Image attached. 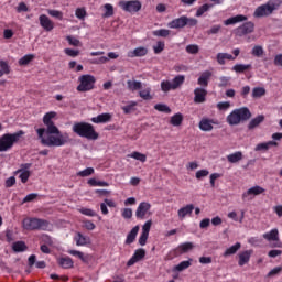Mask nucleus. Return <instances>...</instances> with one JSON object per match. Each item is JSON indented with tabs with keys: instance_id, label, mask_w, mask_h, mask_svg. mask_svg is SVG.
<instances>
[{
	"instance_id": "nucleus-10",
	"label": "nucleus",
	"mask_w": 282,
	"mask_h": 282,
	"mask_svg": "<svg viewBox=\"0 0 282 282\" xmlns=\"http://www.w3.org/2000/svg\"><path fill=\"white\" fill-rule=\"evenodd\" d=\"M119 4L124 12L133 13L142 10V2L139 0L121 1Z\"/></svg>"
},
{
	"instance_id": "nucleus-47",
	"label": "nucleus",
	"mask_w": 282,
	"mask_h": 282,
	"mask_svg": "<svg viewBox=\"0 0 282 282\" xmlns=\"http://www.w3.org/2000/svg\"><path fill=\"white\" fill-rule=\"evenodd\" d=\"M0 72L1 75L10 74V65H8V62L6 61H0Z\"/></svg>"
},
{
	"instance_id": "nucleus-14",
	"label": "nucleus",
	"mask_w": 282,
	"mask_h": 282,
	"mask_svg": "<svg viewBox=\"0 0 282 282\" xmlns=\"http://www.w3.org/2000/svg\"><path fill=\"white\" fill-rule=\"evenodd\" d=\"M206 96H208V90L202 87H197L194 89V102L196 105H202L206 102Z\"/></svg>"
},
{
	"instance_id": "nucleus-55",
	"label": "nucleus",
	"mask_w": 282,
	"mask_h": 282,
	"mask_svg": "<svg viewBox=\"0 0 282 282\" xmlns=\"http://www.w3.org/2000/svg\"><path fill=\"white\" fill-rule=\"evenodd\" d=\"M66 41H68L69 45H73L74 47H78L80 45V40H78L72 35H68L66 37Z\"/></svg>"
},
{
	"instance_id": "nucleus-15",
	"label": "nucleus",
	"mask_w": 282,
	"mask_h": 282,
	"mask_svg": "<svg viewBox=\"0 0 282 282\" xmlns=\"http://www.w3.org/2000/svg\"><path fill=\"white\" fill-rule=\"evenodd\" d=\"M30 169H32V163H24L21 165V169H19L15 173L20 174V180L22 184L28 183V180H30Z\"/></svg>"
},
{
	"instance_id": "nucleus-44",
	"label": "nucleus",
	"mask_w": 282,
	"mask_h": 282,
	"mask_svg": "<svg viewBox=\"0 0 282 282\" xmlns=\"http://www.w3.org/2000/svg\"><path fill=\"white\" fill-rule=\"evenodd\" d=\"M154 109L156 111H161L162 113H171V108L166 106L165 104H156L154 106Z\"/></svg>"
},
{
	"instance_id": "nucleus-33",
	"label": "nucleus",
	"mask_w": 282,
	"mask_h": 282,
	"mask_svg": "<svg viewBox=\"0 0 282 282\" xmlns=\"http://www.w3.org/2000/svg\"><path fill=\"white\" fill-rule=\"evenodd\" d=\"M227 160L230 162V164H237V162H241V160H243V153L238 151L236 153L229 154L227 155Z\"/></svg>"
},
{
	"instance_id": "nucleus-17",
	"label": "nucleus",
	"mask_w": 282,
	"mask_h": 282,
	"mask_svg": "<svg viewBox=\"0 0 282 282\" xmlns=\"http://www.w3.org/2000/svg\"><path fill=\"white\" fill-rule=\"evenodd\" d=\"M147 256V251L144 249H138L131 259L127 262L128 268H131V265H135L138 261H142V258Z\"/></svg>"
},
{
	"instance_id": "nucleus-18",
	"label": "nucleus",
	"mask_w": 282,
	"mask_h": 282,
	"mask_svg": "<svg viewBox=\"0 0 282 282\" xmlns=\"http://www.w3.org/2000/svg\"><path fill=\"white\" fill-rule=\"evenodd\" d=\"M39 19L40 25H42L46 32H52V30H54V22H52L47 15L42 14Z\"/></svg>"
},
{
	"instance_id": "nucleus-57",
	"label": "nucleus",
	"mask_w": 282,
	"mask_h": 282,
	"mask_svg": "<svg viewBox=\"0 0 282 282\" xmlns=\"http://www.w3.org/2000/svg\"><path fill=\"white\" fill-rule=\"evenodd\" d=\"M251 54L253 56H257L258 58L263 56V47L262 46H254L251 51Z\"/></svg>"
},
{
	"instance_id": "nucleus-50",
	"label": "nucleus",
	"mask_w": 282,
	"mask_h": 282,
	"mask_svg": "<svg viewBox=\"0 0 282 282\" xmlns=\"http://www.w3.org/2000/svg\"><path fill=\"white\" fill-rule=\"evenodd\" d=\"M210 8H213V4H203L196 11V17H202L205 12H208Z\"/></svg>"
},
{
	"instance_id": "nucleus-40",
	"label": "nucleus",
	"mask_w": 282,
	"mask_h": 282,
	"mask_svg": "<svg viewBox=\"0 0 282 282\" xmlns=\"http://www.w3.org/2000/svg\"><path fill=\"white\" fill-rule=\"evenodd\" d=\"M152 34H153V36L166 39V36L171 35V31L166 30V29H160V30L153 31Z\"/></svg>"
},
{
	"instance_id": "nucleus-28",
	"label": "nucleus",
	"mask_w": 282,
	"mask_h": 282,
	"mask_svg": "<svg viewBox=\"0 0 282 282\" xmlns=\"http://www.w3.org/2000/svg\"><path fill=\"white\" fill-rule=\"evenodd\" d=\"M216 58L219 65H226V61H235V56L228 53H218Z\"/></svg>"
},
{
	"instance_id": "nucleus-5",
	"label": "nucleus",
	"mask_w": 282,
	"mask_h": 282,
	"mask_svg": "<svg viewBox=\"0 0 282 282\" xmlns=\"http://www.w3.org/2000/svg\"><path fill=\"white\" fill-rule=\"evenodd\" d=\"M21 135H25L23 130H20L15 133H6L0 138V152L10 151L12 147H14L15 142L21 140Z\"/></svg>"
},
{
	"instance_id": "nucleus-52",
	"label": "nucleus",
	"mask_w": 282,
	"mask_h": 282,
	"mask_svg": "<svg viewBox=\"0 0 282 282\" xmlns=\"http://www.w3.org/2000/svg\"><path fill=\"white\" fill-rule=\"evenodd\" d=\"M165 44L162 41L156 42V45L153 46L154 54H162L164 52Z\"/></svg>"
},
{
	"instance_id": "nucleus-59",
	"label": "nucleus",
	"mask_w": 282,
	"mask_h": 282,
	"mask_svg": "<svg viewBox=\"0 0 282 282\" xmlns=\"http://www.w3.org/2000/svg\"><path fill=\"white\" fill-rule=\"evenodd\" d=\"M151 226H153V220H148L143 226H142V232L145 235H149L151 230Z\"/></svg>"
},
{
	"instance_id": "nucleus-13",
	"label": "nucleus",
	"mask_w": 282,
	"mask_h": 282,
	"mask_svg": "<svg viewBox=\"0 0 282 282\" xmlns=\"http://www.w3.org/2000/svg\"><path fill=\"white\" fill-rule=\"evenodd\" d=\"M151 205L147 202H142L139 204L137 210H135V217L137 219H144L147 215H151Z\"/></svg>"
},
{
	"instance_id": "nucleus-34",
	"label": "nucleus",
	"mask_w": 282,
	"mask_h": 282,
	"mask_svg": "<svg viewBox=\"0 0 282 282\" xmlns=\"http://www.w3.org/2000/svg\"><path fill=\"white\" fill-rule=\"evenodd\" d=\"M199 129L200 131H210L213 129V120L210 119H202L199 121Z\"/></svg>"
},
{
	"instance_id": "nucleus-54",
	"label": "nucleus",
	"mask_w": 282,
	"mask_h": 282,
	"mask_svg": "<svg viewBox=\"0 0 282 282\" xmlns=\"http://www.w3.org/2000/svg\"><path fill=\"white\" fill-rule=\"evenodd\" d=\"M79 213H82V215H86L87 217H96V212H94V209H89V208H80Z\"/></svg>"
},
{
	"instance_id": "nucleus-46",
	"label": "nucleus",
	"mask_w": 282,
	"mask_h": 282,
	"mask_svg": "<svg viewBox=\"0 0 282 282\" xmlns=\"http://www.w3.org/2000/svg\"><path fill=\"white\" fill-rule=\"evenodd\" d=\"M75 241L77 246H87L88 239L85 238L82 234H77L75 237Z\"/></svg>"
},
{
	"instance_id": "nucleus-63",
	"label": "nucleus",
	"mask_w": 282,
	"mask_h": 282,
	"mask_svg": "<svg viewBox=\"0 0 282 282\" xmlns=\"http://www.w3.org/2000/svg\"><path fill=\"white\" fill-rule=\"evenodd\" d=\"M221 31V25H214L210 28V30L207 31V34H219V32Z\"/></svg>"
},
{
	"instance_id": "nucleus-26",
	"label": "nucleus",
	"mask_w": 282,
	"mask_h": 282,
	"mask_svg": "<svg viewBox=\"0 0 282 282\" xmlns=\"http://www.w3.org/2000/svg\"><path fill=\"white\" fill-rule=\"evenodd\" d=\"M193 210H195V206L193 204L182 207L181 209H178L180 219H184V217H186V215H192Z\"/></svg>"
},
{
	"instance_id": "nucleus-12",
	"label": "nucleus",
	"mask_w": 282,
	"mask_h": 282,
	"mask_svg": "<svg viewBox=\"0 0 282 282\" xmlns=\"http://www.w3.org/2000/svg\"><path fill=\"white\" fill-rule=\"evenodd\" d=\"M252 32H254V22H245L234 31L236 36L239 37L247 36V34H252Z\"/></svg>"
},
{
	"instance_id": "nucleus-60",
	"label": "nucleus",
	"mask_w": 282,
	"mask_h": 282,
	"mask_svg": "<svg viewBox=\"0 0 282 282\" xmlns=\"http://www.w3.org/2000/svg\"><path fill=\"white\" fill-rule=\"evenodd\" d=\"M210 172L208 170H200L196 172V180H202L203 177H208Z\"/></svg>"
},
{
	"instance_id": "nucleus-41",
	"label": "nucleus",
	"mask_w": 282,
	"mask_h": 282,
	"mask_svg": "<svg viewBox=\"0 0 282 282\" xmlns=\"http://www.w3.org/2000/svg\"><path fill=\"white\" fill-rule=\"evenodd\" d=\"M139 96L143 100H153V96H151V88L150 87L139 91Z\"/></svg>"
},
{
	"instance_id": "nucleus-23",
	"label": "nucleus",
	"mask_w": 282,
	"mask_h": 282,
	"mask_svg": "<svg viewBox=\"0 0 282 282\" xmlns=\"http://www.w3.org/2000/svg\"><path fill=\"white\" fill-rule=\"evenodd\" d=\"M243 21H248V17L239 14L225 20L224 25H235V23H241Z\"/></svg>"
},
{
	"instance_id": "nucleus-21",
	"label": "nucleus",
	"mask_w": 282,
	"mask_h": 282,
	"mask_svg": "<svg viewBox=\"0 0 282 282\" xmlns=\"http://www.w3.org/2000/svg\"><path fill=\"white\" fill-rule=\"evenodd\" d=\"M147 54H149V50L144 46L141 47H137L133 51H130L128 53L129 58H135V57H140V56H147Z\"/></svg>"
},
{
	"instance_id": "nucleus-56",
	"label": "nucleus",
	"mask_w": 282,
	"mask_h": 282,
	"mask_svg": "<svg viewBox=\"0 0 282 282\" xmlns=\"http://www.w3.org/2000/svg\"><path fill=\"white\" fill-rule=\"evenodd\" d=\"M33 58L34 55H24L22 58H20L19 65H29Z\"/></svg>"
},
{
	"instance_id": "nucleus-31",
	"label": "nucleus",
	"mask_w": 282,
	"mask_h": 282,
	"mask_svg": "<svg viewBox=\"0 0 282 282\" xmlns=\"http://www.w3.org/2000/svg\"><path fill=\"white\" fill-rule=\"evenodd\" d=\"M127 87H128L129 91H138V89H142V82L129 79L127 82Z\"/></svg>"
},
{
	"instance_id": "nucleus-11",
	"label": "nucleus",
	"mask_w": 282,
	"mask_h": 282,
	"mask_svg": "<svg viewBox=\"0 0 282 282\" xmlns=\"http://www.w3.org/2000/svg\"><path fill=\"white\" fill-rule=\"evenodd\" d=\"M262 193H265V188L256 185L253 187H250L247 192L242 194V200L252 202L253 197H257V195H262Z\"/></svg>"
},
{
	"instance_id": "nucleus-22",
	"label": "nucleus",
	"mask_w": 282,
	"mask_h": 282,
	"mask_svg": "<svg viewBox=\"0 0 282 282\" xmlns=\"http://www.w3.org/2000/svg\"><path fill=\"white\" fill-rule=\"evenodd\" d=\"M91 122L95 124H105V122H111V113H101L91 118Z\"/></svg>"
},
{
	"instance_id": "nucleus-38",
	"label": "nucleus",
	"mask_w": 282,
	"mask_h": 282,
	"mask_svg": "<svg viewBox=\"0 0 282 282\" xmlns=\"http://www.w3.org/2000/svg\"><path fill=\"white\" fill-rule=\"evenodd\" d=\"M192 265L191 260H185L174 267V272H184L188 270V267Z\"/></svg>"
},
{
	"instance_id": "nucleus-39",
	"label": "nucleus",
	"mask_w": 282,
	"mask_h": 282,
	"mask_svg": "<svg viewBox=\"0 0 282 282\" xmlns=\"http://www.w3.org/2000/svg\"><path fill=\"white\" fill-rule=\"evenodd\" d=\"M252 98H263L265 96V88L263 87H254L251 93Z\"/></svg>"
},
{
	"instance_id": "nucleus-20",
	"label": "nucleus",
	"mask_w": 282,
	"mask_h": 282,
	"mask_svg": "<svg viewBox=\"0 0 282 282\" xmlns=\"http://www.w3.org/2000/svg\"><path fill=\"white\" fill-rule=\"evenodd\" d=\"M57 263L64 270H69L72 268H74V260H72V258H69L67 256L57 259Z\"/></svg>"
},
{
	"instance_id": "nucleus-51",
	"label": "nucleus",
	"mask_w": 282,
	"mask_h": 282,
	"mask_svg": "<svg viewBox=\"0 0 282 282\" xmlns=\"http://www.w3.org/2000/svg\"><path fill=\"white\" fill-rule=\"evenodd\" d=\"M90 186H109V183L105 181H97L96 178L88 180Z\"/></svg>"
},
{
	"instance_id": "nucleus-29",
	"label": "nucleus",
	"mask_w": 282,
	"mask_h": 282,
	"mask_svg": "<svg viewBox=\"0 0 282 282\" xmlns=\"http://www.w3.org/2000/svg\"><path fill=\"white\" fill-rule=\"evenodd\" d=\"M40 248H50L52 246H54V240H52V237L47 236V235H42L40 238Z\"/></svg>"
},
{
	"instance_id": "nucleus-42",
	"label": "nucleus",
	"mask_w": 282,
	"mask_h": 282,
	"mask_svg": "<svg viewBox=\"0 0 282 282\" xmlns=\"http://www.w3.org/2000/svg\"><path fill=\"white\" fill-rule=\"evenodd\" d=\"M128 158H133V160H138L139 162H147V155L140 152H132L128 154Z\"/></svg>"
},
{
	"instance_id": "nucleus-43",
	"label": "nucleus",
	"mask_w": 282,
	"mask_h": 282,
	"mask_svg": "<svg viewBox=\"0 0 282 282\" xmlns=\"http://www.w3.org/2000/svg\"><path fill=\"white\" fill-rule=\"evenodd\" d=\"M105 9V13H104V18L105 19H109V17H113V6L110 3H107L104 6Z\"/></svg>"
},
{
	"instance_id": "nucleus-36",
	"label": "nucleus",
	"mask_w": 282,
	"mask_h": 282,
	"mask_svg": "<svg viewBox=\"0 0 282 282\" xmlns=\"http://www.w3.org/2000/svg\"><path fill=\"white\" fill-rule=\"evenodd\" d=\"M263 239H267V241H279V230L272 229L270 232L263 234Z\"/></svg>"
},
{
	"instance_id": "nucleus-45",
	"label": "nucleus",
	"mask_w": 282,
	"mask_h": 282,
	"mask_svg": "<svg viewBox=\"0 0 282 282\" xmlns=\"http://www.w3.org/2000/svg\"><path fill=\"white\" fill-rule=\"evenodd\" d=\"M137 106H138V102L131 101L130 105L122 107V111L124 113H133V111H135Z\"/></svg>"
},
{
	"instance_id": "nucleus-1",
	"label": "nucleus",
	"mask_w": 282,
	"mask_h": 282,
	"mask_svg": "<svg viewBox=\"0 0 282 282\" xmlns=\"http://www.w3.org/2000/svg\"><path fill=\"white\" fill-rule=\"evenodd\" d=\"M56 118V112H48L43 117V123L45 128H40L36 130L37 138L43 144V147H65L69 144L72 139H69L68 133H62L58 127L54 124L52 119Z\"/></svg>"
},
{
	"instance_id": "nucleus-7",
	"label": "nucleus",
	"mask_w": 282,
	"mask_h": 282,
	"mask_svg": "<svg viewBox=\"0 0 282 282\" xmlns=\"http://www.w3.org/2000/svg\"><path fill=\"white\" fill-rule=\"evenodd\" d=\"M197 23V19L182 15L181 18L174 19L171 22H169L167 28H171V30H180L182 28H186V25L188 28H195Z\"/></svg>"
},
{
	"instance_id": "nucleus-49",
	"label": "nucleus",
	"mask_w": 282,
	"mask_h": 282,
	"mask_svg": "<svg viewBox=\"0 0 282 282\" xmlns=\"http://www.w3.org/2000/svg\"><path fill=\"white\" fill-rule=\"evenodd\" d=\"M77 175L78 177H89V175H94V167H87L84 171H79Z\"/></svg>"
},
{
	"instance_id": "nucleus-61",
	"label": "nucleus",
	"mask_w": 282,
	"mask_h": 282,
	"mask_svg": "<svg viewBox=\"0 0 282 282\" xmlns=\"http://www.w3.org/2000/svg\"><path fill=\"white\" fill-rule=\"evenodd\" d=\"M217 108L220 111H226V109H230V102L229 101H221L217 104Z\"/></svg>"
},
{
	"instance_id": "nucleus-35",
	"label": "nucleus",
	"mask_w": 282,
	"mask_h": 282,
	"mask_svg": "<svg viewBox=\"0 0 282 282\" xmlns=\"http://www.w3.org/2000/svg\"><path fill=\"white\" fill-rule=\"evenodd\" d=\"M68 254H72L73 257L80 259V261H83L84 263H87L89 261V254H85L77 250H69Z\"/></svg>"
},
{
	"instance_id": "nucleus-4",
	"label": "nucleus",
	"mask_w": 282,
	"mask_h": 282,
	"mask_svg": "<svg viewBox=\"0 0 282 282\" xmlns=\"http://www.w3.org/2000/svg\"><path fill=\"white\" fill-rule=\"evenodd\" d=\"M282 6V0H269L265 4L258 7L253 17L261 19V17H270L274 10H279Z\"/></svg>"
},
{
	"instance_id": "nucleus-16",
	"label": "nucleus",
	"mask_w": 282,
	"mask_h": 282,
	"mask_svg": "<svg viewBox=\"0 0 282 282\" xmlns=\"http://www.w3.org/2000/svg\"><path fill=\"white\" fill-rule=\"evenodd\" d=\"M252 249L242 251L238 253V265L240 268H243V265H247V263H250V258L252 257Z\"/></svg>"
},
{
	"instance_id": "nucleus-37",
	"label": "nucleus",
	"mask_w": 282,
	"mask_h": 282,
	"mask_svg": "<svg viewBox=\"0 0 282 282\" xmlns=\"http://www.w3.org/2000/svg\"><path fill=\"white\" fill-rule=\"evenodd\" d=\"M183 120H184V116H182V113H176L171 117L170 123L173 127H180L182 124Z\"/></svg>"
},
{
	"instance_id": "nucleus-24",
	"label": "nucleus",
	"mask_w": 282,
	"mask_h": 282,
	"mask_svg": "<svg viewBox=\"0 0 282 282\" xmlns=\"http://www.w3.org/2000/svg\"><path fill=\"white\" fill-rule=\"evenodd\" d=\"M139 231H140V226L138 225L131 229V231L127 236L126 246H131V243L135 241V237H138Z\"/></svg>"
},
{
	"instance_id": "nucleus-64",
	"label": "nucleus",
	"mask_w": 282,
	"mask_h": 282,
	"mask_svg": "<svg viewBox=\"0 0 282 282\" xmlns=\"http://www.w3.org/2000/svg\"><path fill=\"white\" fill-rule=\"evenodd\" d=\"M280 272H282V267H275L268 273V276H276Z\"/></svg>"
},
{
	"instance_id": "nucleus-53",
	"label": "nucleus",
	"mask_w": 282,
	"mask_h": 282,
	"mask_svg": "<svg viewBox=\"0 0 282 282\" xmlns=\"http://www.w3.org/2000/svg\"><path fill=\"white\" fill-rule=\"evenodd\" d=\"M47 13L50 14V17H54L55 19H59V21H63V12L58 10L48 9Z\"/></svg>"
},
{
	"instance_id": "nucleus-30",
	"label": "nucleus",
	"mask_w": 282,
	"mask_h": 282,
	"mask_svg": "<svg viewBox=\"0 0 282 282\" xmlns=\"http://www.w3.org/2000/svg\"><path fill=\"white\" fill-rule=\"evenodd\" d=\"M270 147H279V143L276 141H268L265 143H259L256 148L254 151H268Z\"/></svg>"
},
{
	"instance_id": "nucleus-19",
	"label": "nucleus",
	"mask_w": 282,
	"mask_h": 282,
	"mask_svg": "<svg viewBox=\"0 0 282 282\" xmlns=\"http://www.w3.org/2000/svg\"><path fill=\"white\" fill-rule=\"evenodd\" d=\"M28 265H29V268H32V267L35 265V268H37L39 270H45V268H46L45 261H37L36 262V256L35 254H31L29 257Z\"/></svg>"
},
{
	"instance_id": "nucleus-48",
	"label": "nucleus",
	"mask_w": 282,
	"mask_h": 282,
	"mask_svg": "<svg viewBox=\"0 0 282 282\" xmlns=\"http://www.w3.org/2000/svg\"><path fill=\"white\" fill-rule=\"evenodd\" d=\"M187 54H199V45L189 44L186 46Z\"/></svg>"
},
{
	"instance_id": "nucleus-6",
	"label": "nucleus",
	"mask_w": 282,
	"mask_h": 282,
	"mask_svg": "<svg viewBox=\"0 0 282 282\" xmlns=\"http://www.w3.org/2000/svg\"><path fill=\"white\" fill-rule=\"evenodd\" d=\"M186 80V76L177 75L172 80H163L161 82V91L164 94H169V91H175V89H180L184 85Z\"/></svg>"
},
{
	"instance_id": "nucleus-2",
	"label": "nucleus",
	"mask_w": 282,
	"mask_h": 282,
	"mask_svg": "<svg viewBox=\"0 0 282 282\" xmlns=\"http://www.w3.org/2000/svg\"><path fill=\"white\" fill-rule=\"evenodd\" d=\"M252 118V112L248 107H241L235 109L227 116V122L230 127H237V124H241V122H248Z\"/></svg>"
},
{
	"instance_id": "nucleus-62",
	"label": "nucleus",
	"mask_w": 282,
	"mask_h": 282,
	"mask_svg": "<svg viewBox=\"0 0 282 282\" xmlns=\"http://www.w3.org/2000/svg\"><path fill=\"white\" fill-rule=\"evenodd\" d=\"M75 15L77 17V19H85V17H87V11H85V9H76L75 11Z\"/></svg>"
},
{
	"instance_id": "nucleus-3",
	"label": "nucleus",
	"mask_w": 282,
	"mask_h": 282,
	"mask_svg": "<svg viewBox=\"0 0 282 282\" xmlns=\"http://www.w3.org/2000/svg\"><path fill=\"white\" fill-rule=\"evenodd\" d=\"M73 131L79 138H86V140H98V132L94 129V126L87 122H77L73 126Z\"/></svg>"
},
{
	"instance_id": "nucleus-27",
	"label": "nucleus",
	"mask_w": 282,
	"mask_h": 282,
	"mask_svg": "<svg viewBox=\"0 0 282 282\" xmlns=\"http://www.w3.org/2000/svg\"><path fill=\"white\" fill-rule=\"evenodd\" d=\"M210 76H213V73L208 70L204 72L198 78V85H200V87H208V80H210Z\"/></svg>"
},
{
	"instance_id": "nucleus-25",
	"label": "nucleus",
	"mask_w": 282,
	"mask_h": 282,
	"mask_svg": "<svg viewBox=\"0 0 282 282\" xmlns=\"http://www.w3.org/2000/svg\"><path fill=\"white\" fill-rule=\"evenodd\" d=\"M264 120L265 116L263 115H259L258 117L251 119L250 122L248 123L249 131H252V129H257V127H259V124H261V122H263Z\"/></svg>"
},
{
	"instance_id": "nucleus-9",
	"label": "nucleus",
	"mask_w": 282,
	"mask_h": 282,
	"mask_svg": "<svg viewBox=\"0 0 282 282\" xmlns=\"http://www.w3.org/2000/svg\"><path fill=\"white\" fill-rule=\"evenodd\" d=\"M96 85V77L94 75H82L79 77V85L77 86V91H91Z\"/></svg>"
},
{
	"instance_id": "nucleus-8",
	"label": "nucleus",
	"mask_w": 282,
	"mask_h": 282,
	"mask_svg": "<svg viewBox=\"0 0 282 282\" xmlns=\"http://www.w3.org/2000/svg\"><path fill=\"white\" fill-rule=\"evenodd\" d=\"M22 224L25 230H47L50 228V221L39 218H26Z\"/></svg>"
},
{
	"instance_id": "nucleus-32",
	"label": "nucleus",
	"mask_w": 282,
	"mask_h": 282,
	"mask_svg": "<svg viewBox=\"0 0 282 282\" xmlns=\"http://www.w3.org/2000/svg\"><path fill=\"white\" fill-rule=\"evenodd\" d=\"M248 69H252V64H236L232 67V72H236V74H243V72H248Z\"/></svg>"
},
{
	"instance_id": "nucleus-58",
	"label": "nucleus",
	"mask_w": 282,
	"mask_h": 282,
	"mask_svg": "<svg viewBox=\"0 0 282 282\" xmlns=\"http://www.w3.org/2000/svg\"><path fill=\"white\" fill-rule=\"evenodd\" d=\"M36 197H39V194H36V193L29 194L23 198L22 204H28L30 202H34V199H36Z\"/></svg>"
}]
</instances>
